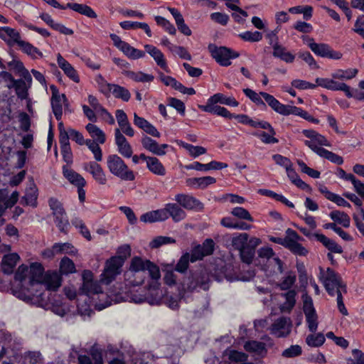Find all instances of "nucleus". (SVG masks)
I'll use <instances>...</instances> for the list:
<instances>
[{"mask_svg":"<svg viewBox=\"0 0 364 364\" xmlns=\"http://www.w3.org/2000/svg\"><path fill=\"white\" fill-rule=\"evenodd\" d=\"M321 280L328 294L337 296V306L339 311L344 316L348 314L343 300V294L347 293L346 284L343 282L341 277L331 268L328 267L326 272L321 268Z\"/></svg>","mask_w":364,"mask_h":364,"instance_id":"obj_1","label":"nucleus"},{"mask_svg":"<svg viewBox=\"0 0 364 364\" xmlns=\"http://www.w3.org/2000/svg\"><path fill=\"white\" fill-rule=\"evenodd\" d=\"M129 272L134 277L131 281L133 286L142 284L147 276H149L152 280H158L161 277L157 265L150 260L143 259L139 257H134L132 259Z\"/></svg>","mask_w":364,"mask_h":364,"instance_id":"obj_2","label":"nucleus"},{"mask_svg":"<svg viewBox=\"0 0 364 364\" xmlns=\"http://www.w3.org/2000/svg\"><path fill=\"white\" fill-rule=\"evenodd\" d=\"M210 275L204 269L191 270L188 276L181 282L180 289L181 296H184L186 292L208 290L209 289Z\"/></svg>","mask_w":364,"mask_h":364,"instance_id":"obj_3","label":"nucleus"},{"mask_svg":"<svg viewBox=\"0 0 364 364\" xmlns=\"http://www.w3.org/2000/svg\"><path fill=\"white\" fill-rule=\"evenodd\" d=\"M220 103L232 107H237L238 102L232 97H226L222 93H216L211 96L205 105H198V108L203 112L214 114L227 119H232V114L226 108L215 105Z\"/></svg>","mask_w":364,"mask_h":364,"instance_id":"obj_4","label":"nucleus"},{"mask_svg":"<svg viewBox=\"0 0 364 364\" xmlns=\"http://www.w3.org/2000/svg\"><path fill=\"white\" fill-rule=\"evenodd\" d=\"M107 166L109 172L122 181H132L135 179L133 171L129 168L124 160L117 154L107 157Z\"/></svg>","mask_w":364,"mask_h":364,"instance_id":"obj_5","label":"nucleus"},{"mask_svg":"<svg viewBox=\"0 0 364 364\" xmlns=\"http://www.w3.org/2000/svg\"><path fill=\"white\" fill-rule=\"evenodd\" d=\"M157 280H153L149 284V289L144 294H133L131 299L135 303L147 302L151 305H159L161 304L164 294L162 291L159 287Z\"/></svg>","mask_w":364,"mask_h":364,"instance_id":"obj_6","label":"nucleus"},{"mask_svg":"<svg viewBox=\"0 0 364 364\" xmlns=\"http://www.w3.org/2000/svg\"><path fill=\"white\" fill-rule=\"evenodd\" d=\"M208 50L211 56L221 66H229L231 65V59L237 58L240 56L239 53L225 46L218 47L214 44L208 46Z\"/></svg>","mask_w":364,"mask_h":364,"instance_id":"obj_7","label":"nucleus"},{"mask_svg":"<svg viewBox=\"0 0 364 364\" xmlns=\"http://www.w3.org/2000/svg\"><path fill=\"white\" fill-rule=\"evenodd\" d=\"M124 264V259L121 256L112 257L107 261L103 272L101 274V282L109 284L121 272V267Z\"/></svg>","mask_w":364,"mask_h":364,"instance_id":"obj_8","label":"nucleus"},{"mask_svg":"<svg viewBox=\"0 0 364 364\" xmlns=\"http://www.w3.org/2000/svg\"><path fill=\"white\" fill-rule=\"evenodd\" d=\"M80 290L82 294L88 296H92L95 294H101L102 296H106V294H103L99 282L93 280V274L90 270L83 271L82 284Z\"/></svg>","mask_w":364,"mask_h":364,"instance_id":"obj_9","label":"nucleus"},{"mask_svg":"<svg viewBox=\"0 0 364 364\" xmlns=\"http://www.w3.org/2000/svg\"><path fill=\"white\" fill-rule=\"evenodd\" d=\"M304 135L311 140L304 141V144L317 154V149H325L322 146H331V143L323 135L313 129H304Z\"/></svg>","mask_w":364,"mask_h":364,"instance_id":"obj_10","label":"nucleus"},{"mask_svg":"<svg viewBox=\"0 0 364 364\" xmlns=\"http://www.w3.org/2000/svg\"><path fill=\"white\" fill-rule=\"evenodd\" d=\"M291 326L292 323L289 318L281 316L271 325L269 331L277 338H285L290 334Z\"/></svg>","mask_w":364,"mask_h":364,"instance_id":"obj_11","label":"nucleus"},{"mask_svg":"<svg viewBox=\"0 0 364 364\" xmlns=\"http://www.w3.org/2000/svg\"><path fill=\"white\" fill-rule=\"evenodd\" d=\"M286 233L287 235V242H286L285 247L296 255L306 256L308 253V250L298 242V241L301 240L302 238L296 231L291 228H288Z\"/></svg>","mask_w":364,"mask_h":364,"instance_id":"obj_12","label":"nucleus"},{"mask_svg":"<svg viewBox=\"0 0 364 364\" xmlns=\"http://www.w3.org/2000/svg\"><path fill=\"white\" fill-rule=\"evenodd\" d=\"M310 49L317 55L333 60H339L342 58L343 54L332 49V48L326 43H316L311 42L309 44Z\"/></svg>","mask_w":364,"mask_h":364,"instance_id":"obj_13","label":"nucleus"},{"mask_svg":"<svg viewBox=\"0 0 364 364\" xmlns=\"http://www.w3.org/2000/svg\"><path fill=\"white\" fill-rule=\"evenodd\" d=\"M333 77L330 78H321L317 77L316 79V82L320 87H324L328 90H331L333 91H343L345 92L346 95L350 98L352 96V92L350 90V87L344 82H340L335 80Z\"/></svg>","mask_w":364,"mask_h":364,"instance_id":"obj_14","label":"nucleus"},{"mask_svg":"<svg viewBox=\"0 0 364 364\" xmlns=\"http://www.w3.org/2000/svg\"><path fill=\"white\" fill-rule=\"evenodd\" d=\"M175 200L183 208L188 210L202 211L204 205L191 195L179 193L176 195Z\"/></svg>","mask_w":364,"mask_h":364,"instance_id":"obj_15","label":"nucleus"},{"mask_svg":"<svg viewBox=\"0 0 364 364\" xmlns=\"http://www.w3.org/2000/svg\"><path fill=\"white\" fill-rule=\"evenodd\" d=\"M259 124H261V125H258V128L267 129L268 130V132L264 131L255 132L253 133V135L259 138L264 144H269L278 143L279 140L274 137L276 132L272 126L268 122L264 120H261Z\"/></svg>","mask_w":364,"mask_h":364,"instance_id":"obj_16","label":"nucleus"},{"mask_svg":"<svg viewBox=\"0 0 364 364\" xmlns=\"http://www.w3.org/2000/svg\"><path fill=\"white\" fill-rule=\"evenodd\" d=\"M163 210L165 220L171 217L175 223H178L186 218V213L177 202L166 204Z\"/></svg>","mask_w":364,"mask_h":364,"instance_id":"obj_17","label":"nucleus"},{"mask_svg":"<svg viewBox=\"0 0 364 364\" xmlns=\"http://www.w3.org/2000/svg\"><path fill=\"white\" fill-rule=\"evenodd\" d=\"M84 170L89 172L100 185H105L107 182L105 172L97 161H90L84 164Z\"/></svg>","mask_w":364,"mask_h":364,"instance_id":"obj_18","label":"nucleus"},{"mask_svg":"<svg viewBox=\"0 0 364 364\" xmlns=\"http://www.w3.org/2000/svg\"><path fill=\"white\" fill-rule=\"evenodd\" d=\"M114 136L118 152L124 158H131L133 154L132 148L125 136L121 133L119 129H115Z\"/></svg>","mask_w":364,"mask_h":364,"instance_id":"obj_19","label":"nucleus"},{"mask_svg":"<svg viewBox=\"0 0 364 364\" xmlns=\"http://www.w3.org/2000/svg\"><path fill=\"white\" fill-rule=\"evenodd\" d=\"M260 95L274 111L282 115L287 116L290 114L292 106L282 104L273 95L269 93L260 92Z\"/></svg>","mask_w":364,"mask_h":364,"instance_id":"obj_20","label":"nucleus"},{"mask_svg":"<svg viewBox=\"0 0 364 364\" xmlns=\"http://www.w3.org/2000/svg\"><path fill=\"white\" fill-rule=\"evenodd\" d=\"M45 275L44 267L39 262H33L29 269V285H41Z\"/></svg>","mask_w":364,"mask_h":364,"instance_id":"obj_21","label":"nucleus"},{"mask_svg":"<svg viewBox=\"0 0 364 364\" xmlns=\"http://www.w3.org/2000/svg\"><path fill=\"white\" fill-rule=\"evenodd\" d=\"M141 144L145 149L157 156L165 155L164 149L168 146L166 144H159L156 141L147 136L141 139Z\"/></svg>","mask_w":364,"mask_h":364,"instance_id":"obj_22","label":"nucleus"},{"mask_svg":"<svg viewBox=\"0 0 364 364\" xmlns=\"http://www.w3.org/2000/svg\"><path fill=\"white\" fill-rule=\"evenodd\" d=\"M228 164L225 163L212 161L208 164H201L198 161H195L193 164L186 166L187 170H196L199 171H208L210 170H220L227 168Z\"/></svg>","mask_w":364,"mask_h":364,"instance_id":"obj_23","label":"nucleus"},{"mask_svg":"<svg viewBox=\"0 0 364 364\" xmlns=\"http://www.w3.org/2000/svg\"><path fill=\"white\" fill-rule=\"evenodd\" d=\"M61 282L62 278L59 273L55 271H48L45 273L41 285L44 284L50 291H55L61 286Z\"/></svg>","mask_w":364,"mask_h":364,"instance_id":"obj_24","label":"nucleus"},{"mask_svg":"<svg viewBox=\"0 0 364 364\" xmlns=\"http://www.w3.org/2000/svg\"><path fill=\"white\" fill-rule=\"evenodd\" d=\"M144 48L146 52L148 53L154 58L157 65L161 68L166 73L170 72L166 63V60L164 58V55L159 49L149 44L145 45Z\"/></svg>","mask_w":364,"mask_h":364,"instance_id":"obj_25","label":"nucleus"},{"mask_svg":"<svg viewBox=\"0 0 364 364\" xmlns=\"http://www.w3.org/2000/svg\"><path fill=\"white\" fill-rule=\"evenodd\" d=\"M58 66L63 70L64 73L75 82H79L80 77L75 68L63 56L58 53L57 55Z\"/></svg>","mask_w":364,"mask_h":364,"instance_id":"obj_26","label":"nucleus"},{"mask_svg":"<svg viewBox=\"0 0 364 364\" xmlns=\"http://www.w3.org/2000/svg\"><path fill=\"white\" fill-rule=\"evenodd\" d=\"M19 259L20 257L17 253H11L4 255L1 262L2 271L7 274L13 273L14 267Z\"/></svg>","mask_w":364,"mask_h":364,"instance_id":"obj_27","label":"nucleus"},{"mask_svg":"<svg viewBox=\"0 0 364 364\" xmlns=\"http://www.w3.org/2000/svg\"><path fill=\"white\" fill-rule=\"evenodd\" d=\"M0 38L9 45L18 44L21 41L20 33L15 29L8 26L0 28Z\"/></svg>","mask_w":364,"mask_h":364,"instance_id":"obj_28","label":"nucleus"},{"mask_svg":"<svg viewBox=\"0 0 364 364\" xmlns=\"http://www.w3.org/2000/svg\"><path fill=\"white\" fill-rule=\"evenodd\" d=\"M63 174L64 177L73 185L77 186H85L86 181L78 173L74 170L69 168L67 166H63Z\"/></svg>","mask_w":364,"mask_h":364,"instance_id":"obj_29","label":"nucleus"},{"mask_svg":"<svg viewBox=\"0 0 364 364\" xmlns=\"http://www.w3.org/2000/svg\"><path fill=\"white\" fill-rule=\"evenodd\" d=\"M244 348L246 351L255 353L262 358L265 357L267 353L266 344L258 341H248L245 342Z\"/></svg>","mask_w":364,"mask_h":364,"instance_id":"obj_30","label":"nucleus"},{"mask_svg":"<svg viewBox=\"0 0 364 364\" xmlns=\"http://www.w3.org/2000/svg\"><path fill=\"white\" fill-rule=\"evenodd\" d=\"M134 123L139 128L143 129L146 133L155 136L160 137V133L151 123L143 117H139L136 113L134 114Z\"/></svg>","mask_w":364,"mask_h":364,"instance_id":"obj_31","label":"nucleus"},{"mask_svg":"<svg viewBox=\"0 0 364 364\" xmlns=\"http://www.w3.org/2000/svg\"><path fill=\"white\" fill-rule=\"evenodd\" d=\"M313 235L331 252L338 254H341L343 252L342 247L337 244L333 240L327 237L323 234L315 233Z\"/></svg>","mask_w":364,"mask_h":364,"instance_id":"obj_32","label":"nucleus"},{"mask_svg":"<svg viewBox=\"0 0 364 364\" xmlns=\"http://www.w3.org/2000/svg\"><path fill=\"white\" fill-rule=\"evenodd\" d=\"M38 188L34 183H31L26 190L25 195L21 198V203L33 207L37 206Z\"/></svg>","mask_w":364,"mask_h":364,"instance_id":"obj_33","label":"nucleus"},{"mask_svg":"<svg viewBox=\"0 0 364 364\" xmlns=\"http://www.w3.org/2000/svg\"><path fill=\"white\" fill-rule=\"evenodd\" d=\"M70 9L82 15H85L89 18H95L97 14L94 10L89 6L77 3H68L64 6V9Z\"/></svg>","mask_w":364,"mask_h":364,"instance_id":"obj_34","label":"nucleus"},{"mask_svg":"<svg viewBox=\"0 0 364 364\" xmlns=\"http://www.w3.org/2000/svg\"><path fill=\"white\" fill-rule=\"evenodd\" d=\"M140 220L144 223H149L164 221L166 220L164 210L161 208L144 213L140 216Z\"/></svg>","mask_w":364,"mask_h":364,"instance_id":"obj_35","label":"nucleus"},{"mask_svg":"<svg viewBox=\"0 0 364 364\" xmlns=\"http://www.w3.org/2000/svg\"><path fill=\"white\" fill-rule=\"evenodd\" d=\"M62 95H60L58 91L54 92L51 97V107L53 112L58 121H60L63 115Z\"/></svg>","mask_w":364,"mask_h":364,"instance_id":"obj_36","label":"nucleus"},{"mask_svg":"<svg viewBox=\"0 0 364 364\" xmlns=\"http://www.w3.org/2000/svg\"><path fill=\"white\" fill-rule=\"evenodd\" d=\"M146 168L150 172L157 176H164L166 173L164 166L159 159L154 156H152L151 159H149Z\"/></svg>","mask_w":364,"mask_h":364,"instance_id":"obj_37","label":"nucleus"},{"mask_svg":"<svg viewBox=\"0 0 364 364\" xmlns=\"http://www.w3.org/2000/svg\"><path fill=\"white\" fill-rule=\"evenodd\" d=\"M18 46L24 53L29 55L33 59L43 57L42 52L29 42L21 40L18 42Z\"/></svg>","mask_w":364,"mask_h":364,"instance_id":"obj_38","label":"nucleus"},{"mask_svg":"<svg viewBox=\"0 0 364 364\" xmlns=\"http://www.w3.org/2000/svg\"><path fill=\"white\" fill-rule=\"evenodd\" d=\"M272 55L287 63L294 62L295 59V55L287 51V48L282 45H276V47L273 49Z\"/></svg>","mask_w":364,"mask_h":364,"instance_id":"obj_39","label":"nucleus"},{"mask_svg":"<svg viewBox=\"0 0 364 364\" xmlns=\"http://www.w3.org/2000/svg\"><path fill=\"white\" fill-rule=\"evenodd\" d=\"M86 130L90 134V136L93 139L92 141H97L100 144H104L106 141V136L104 132L100 129L95 124L89 123L85 127Z\"/></svg>","mask_w":364,"mask_h":364,"instance_id":"obj_40","label":"nucleus"},{"mask_svg":"<svg viewBox=\"0 0 364 364\" xmlns=\"http://www.w3.org/2000/svg\"><path fill=\"white\" fill-rule=\"evenodd\" d=\"M329 216L335 223L343 225L344 228L350 227V218L347 213L340 210H333L330 213Z\"/></svg>","mask_w":364,"mask_h":364,"instance_id":"obj_41","label":"nucleus"},{"mask_svg":"<svg viewBox=\"0 0 364 364\" xmlns=\"http://www.w3.org/2000/svg\"><path fill=\"white\" fill-rule=\"evenodd\" d=\"M358 72V70L355 68L339 69L331 73V77L341 80H348L355 77Z\"/></svg>","mask_w":364,"mask_h":364,"instance_id":"obj_42","label":"nucleus"},{"mask_svg":"<svg viewBox=\"0 0 364 364\" xmlns=\"http://www.w3.org/2000/svg\"><path fill=\"white\" fill-rule=\"evenodd\" d=\"M9 87H14L16 95L21 100H25L28 97V87L23 80L18 79L16 81H14V83L12 84V85H9Z\"/></svg>","mask_w":364,"mask_h":364,"instance_id":"obj_43","label":"nucleus"},{"mask_svg":"<svg viewBox=\"0 0 364 364\" xmlns=\"http://www.w3.org/2000/svg\"><path fill=\"white\" fill-rule=\"evenodd\" d=\"M317 154L319 156L328 159L335 164L341 165L343 163V158L332 151L327 149H317Z\"/></svg>","mask_w":364,"mask_h":364,"instance_id":"obj_44","label":"nucleus"},{"mask_svg":"<svg viewBox=\"0 0 364 364\" xmlns=\"http://www.w3.org/2000/svg\"><path fill=\"white\" fill-rule=\"evenodd\" d=\"M111 92L114 97L121 99L124 102L129 101L131 97L129 91L127 88L119 85L114 84L112 87Z\"/></svg>","mask_w":364,"mask_h":364,"instance_id":"obj_45","label":"nucleus"},{"mask_svg":"<svg viewBox=\"0 0 364 364\" xmlns=\"http://www.w3.org/2000/svg\"><path fill=\"white\" fill-rule=\"evenodd\" d=\"M124 74L127 77L135 82H151L154 78L153 75L142 72L126 71Z\"/></svg>","mask_w":364,"mask_h":364,"instance_id":"obj_46","label":"nucleus"},{"mask_svg":"<svg viewBox=\"0 0 364 364\" xmlns=\"http://www.w3.org/2000/svg\"><path fill=\"white\" fill-rule=\"evenodd\" d=\"M121 51L128 58L133 60L141 58L145 56V52L131 46L128 43L125 44Z\"/></svg>","mask_w":364,"mask_h":364,"instance_id":"obj_47","label":"nucleus"},{"mask_svg":"<svg viewBox=\"0 0 364 364\" xmlns=\"http://www.w3.org/2000/svg\"><path fill=\"white\" fill-rule=\"evenodd\" d=\"M75 265L72 259L64 257L60 262V272L63 274H68L75 272Z\"/></svg>","mask_w":364,"mask_h":364,"instance_id":"obj_48","label":"nucleus"},{"mask_svg":"<svg viewBox=\"0 0 364 364\" xmlns=\"http://www.w3.org/2000/svg\"><path fill=\"white\" fill-rule=\"evenodd\" d=\"M225 355L228 359L232 363H243L247 360L248 355L242 352L236 350H226Z\"/></svg>","mask_w":364,"mask_h":364,"instance_id":"obj_49","label":"nucleus"},{"mask_svg":"<svg viewBox=\"0 0 364 364\" xmlns=\"http://www.w3.org/2000/svg\"><path fill=\"white\" fill-rule=\"evenodd\" d=\"M325 341V336L321 333L310 334L306 338V344L311 347H320L324 343Z\"/></svg>","mask_w":364,"mask_h":364,"instance_id":"obj_50","label":"nucleus"},{"mask_svg":"<svg viewBox=\"0 0 364 364\" xmlns=\"http://www.w3.org/2000/svg\"><path fill=\"white\" fill-rule=\"evenodd\" d=\"M183 297V296H181L180 291L177 296L166 294L164 296L161 303L166 304L173 310H176L179 308V301Z\"/></svg>","mask_w":364,"mask_h":364,"instance_id":"obj_51","label":"nucleus"},{"mask_svg":"<svg viewBox=\"0 0 364 364\" xmlns=\"http://www.w3.org/2000/svg\"><path fill=\"white\" fill-rule=\"evenodd\" d=\"M190 262V253L186 252L178 259L175 266V270L179 273H185L188 269Z\"/></svg>","mask_w":364,"mask_h":364,"instance_id":"obj_52","label":"nucleus"},{"mask_svg":"<svg viewBox=\"0 0 364 364\" xmlns=\"http://www.w3.org/2000/svg\"><path fill=\"white\" fill-rule=\"evenodd\" d=\"M309 330L315 333L318 328V316L316 311L304 313Z\"/></svg>","mask_w":364,"mask_h":364,"instance_id":"obj_53","label":"nucleus"},{"mask_svg":"<svg viewBox=\"0 0 364 364\" xmlns=\"http://www.w3.org/2000/svg\"><path fill=\"white\" fill-rule=\"evenodd\" d=\"M85 144L94 154V158L96 161H101L102 160V152L98 142L92 141V139H87Z\"/></svg>","mask_w":364,"mask_h":364,"instance_id":"obj_54","label":"nucleus"},{"mask_svg":"<svg viewBox=\"0 0 364 364\" xmlns=\"http://www.w3.org/2000/svg\"><path fill=\"white\" fill-rule=\"evenodd\" d=\"M239 37L245 41L255 43L262 39V33L259 31H245L239 34Z\"/></svg>","mask_w":364,"mask_h":364,"instance_id":"obj_55","label":"nucleus"},{"mask_svg":"<svg viewBox=\"0 0 364 364\" xmlns=\"http://www.w3.org/2000/svg\"><path fill=\"white\" fill-rule=\"evenodd\" d=\"M249 235L247 233H240L239 235L232 237V247L237 250H240L245 247H246L247 242L248 241Z\"/></svg>","mask_w":364,"mask_h":364,"instance_id":"obj_56","label":"nucleus"},{"mask_svg":"<svg viewBox=\"0 0 364 364\" xmlns=\"http://www.w3.org/2000/svg\"><path fill=\"white\" fill-rule=\"evenodd\" d=\"M243 92L247 97H249L257 106L262 107L263 108H266V105L261 98L262 96L260 95V92L258 94L250 88L244 89Z\"/></svg>","mask_w":364,"mask_h":364,"instance_id":"obj_57","label":"nucleus"},{"mask_svg":"<svg viewBox=\"0 0 364 364\" xmlns=\"http://www.w3.org/2000/svg\"><path fill=\"white\" fill-rule=\"evenodd\" d=\"M48 204L50 208L53 211V216H61L65 213V211L63 207L62 203L55 198H50L48 200Z\"/></svg>","mask_w":364,"mask_h":364,"instance_id":"obj_58","label":"nucleus"},{"mask_svg":"<svg viewBox=\"0 0 364 364\" xmlns=\"http://www.w3.org/2000/svg\"><path fill=\"white\" fill-rule=\"evenodd\" d=\"M96 81L100 91L105 96L109 97L114 84L108 83L100 74L97 76Z\"/></svg>","mask_w":364,"mask_h":364,"instance_id":"obj_59","label":"nucleus"},{"mask_svg":"<svg viewBox=\"0 0 364 364\" xmlns=\"http://www.w3.org/2000/svg\"><path fill=\"white\" fill-rule=\"evenodd\" d=\"M302 348L299 345H291L282 353V356L285 358H293L301 355Z\"/></svg>","mask_w":364,"mask_h":364,"instance_id":"obj_60","label":"nucleus"},{"mask_svg":"<svg viewBox=\"0 0 364 364\" xmlns=\"http://www.w3.org/2000/svg\"><path fill=\"white\" fill-rule=\"evenodd\" d=\"M175 242L176 240L171 237L158 236L151 242L150 247L151 248H159L164 245L173 244Z\"/></svg>","mask_w":364,"mask_h":364,"instance_id":"obj_61","label":"nucleus"},{"mask_svg":"<svg viewBox=\"0 0 364 364\" xmlns=\"http://www.w3.org/2000/svg\"><path fill=\"white\" fill-rule=\"evenodd\" d=\"M255 254V251L252 248L247 246L240 250L241 260L247 264L252 263Z\"/></svg>","mask_w":364,"mask_h":364,"instance_id":"obj_62","label":"nucleus"},{"mask_svg":"<svg viewBox=\"0 0 364 364\" xmlns=\"http://www.w3.org/2000/svg\"><path fill=\"white\" fill-rule=\"evenodd\" d=\"M231 214L242 220H246L250 222L253 221V218L249 211L242 207L234 208L231 211Z\"/></svg>","mask_w":364,"mask_h":364,"instance_id":"obj_63","label":"nucleus"},{"mask_svg":"<svg viewBox=\"0 0 364 364\" xmlns=\"http://www.w3.org/2000/svg\"><path fill=\"white\" fill-rule=\"evenodd\" d=\"M353 358L348 359V364H364V353L359 349L352 350Z\"/></svg>","mask_w":364,"mask_h":364,"instance_id":"obj_64","label":"nucleus"}]
</instances>
